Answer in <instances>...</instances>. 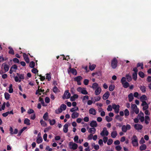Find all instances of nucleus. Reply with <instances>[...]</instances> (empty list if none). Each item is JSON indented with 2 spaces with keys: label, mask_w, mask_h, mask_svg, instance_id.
Segmentation results:
<instances>
[{
  "label": "nucleus",
  "mask_w": 151,
  "mask_h": 151,
  "mask_svg": "<svg viewBox=\"0 0 151 151\" xmlns=\"http://www.w3.org/2000/svg\"><path fill=\"white\" fill-rule=\"evenodd\" d=\"M118 60L116 58H114L111 60V65L112 68L115 69L117 66Z\"/></svg>",
  "instance_id": "nucleus-1"
},
{
  "label": "nucleus",
  "mask_w": 151,
  "mask_h": 151,
  "mask_svg": "<svg viewBox=\"0 0 151 151\" xmlns=\"http://www.w3.org/2000/svg\"><path fill=\"white\" fill-rule=\"evenodd\" d=\"M69 147L70 148L75 150L77 149L78 146L77 144L74 143L73 142H70L69 143Z\"/></svg>",
  "instance_id": "nucleus-2"
},
{
  "label": "nucleus",
  "mask_w": 151,
  "mask_h": 151,
  "mask_svg": "<svg viewBox=\"0 0 151 151\" xmlns=\"http://www.w3.org/2000/svg\"><path fill=\"white\" fill-rule=\"evenodd\" d=\"M70 96V94L68 90H66L64 93V94L62 97V98L63 99H68Z\"/></svg>",
  "instance_id": "nucleus-3"
},
{
  "label": "nucleus",
  "mask_w": 151,
  "mask_h": 151,
  "mask_svg": "<svg viewBox=\"0 0 151 151\" xmlns=\"http://www.w3.org/2000/svg\"><path fill=\"white\" fill-rule=\"evenodd\" d=\"M131 128V127L129 124H127L126 125H123L122 127V130L123 132H126L127 130H129Z\"/></svg>",
  "instance_id": "nucleus-4"
},
{
  "label": "nucleus",
  "mask_w": 151,
  "mask_h": 151,
  "mask_svg": "<svg viewBox=\"0 0 151 151\" xmlns=\"http://www.w3.org/2000/svg\"><path fill=\"white\" fill-rule=\"evenodd\" d=\"M100 134L102 136H103L104 135L107 136L108 135L109 132L106 127H104L103 128L102 131L100 133Z\"/></svg>",
  "instance_id": "nucleus-5"
},
{
  "label": "nucleus",
  "mask_w": 151,
  "mask_h": 151,
  "mask_svg": "<svg viewBox=\"0 0 151 151\" xmlns=\"http://www.w3.org/2000/svg\"><path fill=\"white\" fill-rule=\"evenodd\" d=\"M112 108L114 110L115 113L117 114L119 113V105H116L115 104H114L112 105Z\"/></svg>",
  "instance_id": "nucleus-6"
},
{
  "label": "nucleus",
  "mask_w": 151,
  "mask_h": 151,
  "mask_svg": "<svg viewBox=\"0 0 151 151\" xmlns=\"http://www.w3.org/2000/svg\"><path fill=\"white\" fill-rule=\"evenodd\" d=\"M68 71L69 73H71L75 75H76L77 74V72L76 69L73 68H72L70 67L69 68V70H68Z\"/></svg>",
  "instance_id": "nucleus-7"
},
{
  "label": "nucleus",
  "mask_w": 151,
  "mask_h": 151,
  "mask_svg": "<svg viewBox=\"0 0 151 151\" xmlns=\"http://www.w3.org/2000/svg\"><path fill=\"white\" fill-rule=\"evenodd\" d=\"M9 131L10 132V134L11 135L17 134L18 132V130L17 129H15L14 130V131H13V129L11 127H10Z\"/></svg>",
  "instance_id": "nucleus-8"
},
{
  "label": "nucleus",
  "mask_w": 151,
  "mask_h": 151,
  "mask_svg": "<svg viewBox=\"0 0 151 151\" xmlns=\"http://www.w3.org/2000/svg\"><path fill=\"white\" fill-rule=\"evenodd\" d=\"M90 125L91 127H97V124L96 121L93 120L90 123Z\"/></svg>",
  "instance_id": "nucleus-9"
},
{
  "label": "nucleus",
  "mask_w": 151,
  "mask_h": 151,
  "mask_svg": "<svg viewBox=\"0 0 151 151\" xmlns=\"http://www.w3.org/2000/svg\"><path fill=\"white\" fill-rule=\"evenodd\" d=\"M110 95L109 91H106L103 95V99L104 100H105L108 99Z\"/></svg>",
  "instance_id": "nucleus-10"
},
{
  "label": "nucleus",
  "mask_w": 151,
  "mask_h": 151,
  "mask_svg": "<svg viewBox=\"0 0 151 151\" xmlns=\"http://www.w3.org/2000/svg\"><path fill=\"white\" fill-rule=\"evenodd\" d=\"M23 56L26 62L27 63H29V59L28 56L25 53H23Z\"/></svg>",
  "instance_id": "nucleus-11"
},
{
  "label": "nucleus",
  "mask_w": 151,
  "mask_h": 151,
  "mask_svg": "<svg viewBox=\"0 0 151 151\" xmlns=\"http://www.w3.org/2000/svg\"><path fill=\"white\" fill-rule=\"evenodd\" d=\"M78 98V96L77 94H74L73 96L70 97V100L71 101H73L75 100L76 99H77Z\"/></svg>",
  "instance_id": "nucleus-12"
},
{
  "label": "nucleus",
  "mask_w": 151,
  "mask_h": 151,
  "mask_svg": "<svg viewBox=\"0 0 151 151\" xmlns=\"http://www.w3.org/2000/svg\"><path fill=\"white\" fill-rule=\"evenodd\" d=\"M101 91V89L100 87H98L95 91V94L96 95L99 94Z\"/></svg>",
  "instance_id": "nucleus-13"
},
{
  "label": "nucleus",
  "mask_w": 151,
  "mask_h": 151,
  "mask_svg": "<svg viewBox=\"0 0 151 151\" xmlns=\"http://www.w3.org/2000/svg\"><path fill=\"white\" fill-rule=\"evenodd\" d=\"M79 113L77 112H73L71 115L72 118L74 119L78 117L79 116Z\"/></svg>",
  "instance_id": "nucleus-14"
},
{
  "label": "nucleus",
  "mask_w": 151,
  "mask_h": 151,
  "mask_svg": "<svg viewBox=\"0 0 151 151\" xmlns=\"http://www.w3.org/2000/svg\"><path fill=\"white\" fill-rule=\"evenodd\" d=\"M89 113L90 114L93 115H96V110L92 108L90 109Z\"/></svg>",
  "instance_id": "nucleus-15"
},
{
  "label": "nucleus",
  "mask_w": 151,
  "mask_h": 151,
  "mask_svg": "<svg viewBox=\"0 0 151 151\" xmlns=\"http://www.w3.org/2000/svg\"><path fill=\"white\" fill-rule=\"evenodd\" d=\"M82 79V78L81 76H78L77 77H76L74 78V80L76 81L77 82H78V81H81Z\"/></svg>",
  "instance_id": "nucleus-16"
},
{
  "label": "nucleus",
  "mask_w": 151,
  "mask_h": 151,
  "mask_svg": "<svg viewBox=\"0 0 151 151\" xmlns=\"http://www.w3.org/2000/svg\"><path fill=\"white\" fill-rule=\"evenodd\" d=\"M68 125L67 124H65L63 127V131L65 133H67L68 131Z\"/></svg>",
  "instance_id": "nucleus-17"
},
{
  "label": "nucleus",
  "mask_w": 151,
  "mask_h": 151,
  "mask_svg": "<svg viewBox=\"0 0 151 151\" xmlns=\"http://www.w3.org/2000/svg\"><path fill=\"white\" fill-rule=\"evenodd\" d=\"M43 141L42 139L41 136H40L37 139L36 142L37 144H40Z\"/></svg>",
  "instance_id": "nucleus-18"
},
{
  "label": "nucleus",
  "mask_w": 151,
  "mask_h": 151,
  "mask_svg": "<svg viewBox=\"0 0 151 151\" xmlns=\"http://www.w3.org/2000/svg\"><path fill=\"white\" fill-rule=\"evenodd\" d=\"M8 49H9V53L12 55H14V52L12 47H8Z\"/></svg>",
  "instance_id": "nucleus-19"
},
{
  "label": "nucleus",
  "mask_w": 151,
  "mask_h": 151,
  "mask_svg": "<svg viewBox=\"0 0 151 151\" xmlns=\"http://www.w3.org/2000/svg\"><path fill=\"white\" fill-rule=\"evenodd\" d=\"M111 137L113 138H115L117 135V133L116 131H114L111 133Z\"/></svg>",
  "instance_id": "nucleus-20"
},
{
  "label": "nucleus",
  "mask_w": 151,
  "mask_h": 151,
  "mask_svg": "<svg viewBox=\"0 0 151 151\" xmlns=\"http://www.w3.org/2000/svg\"><path fill=\"white\" fill-rule=\"evenodd\" d=\"M78 107H76L71 109L70 110V111L72 112H75V111H78Z\"/></svg>",
  "instance_id": "nucleus-21"
},
{
  "label": "nucleus",
  "mask_w": 151,
  "mask_h": 151,
  "mask_svg": "<svg viewBox=\"0 0 151 151\" xmlns=\"http://www.w3.org/2000/svg\"><path fill=\"white\" fill-rule=\"evenodd\" d=\"M17 74L18 76L19 77V78L20 79V80H21V79H24V74H20L18 73H17Z\"/></svg>",
  "instance_id": "nucleus-22"
},
{
  "label": "nucleus",
  "mask_w": 151,
  "mask_h": 151,
  "mask_svg": "<svg viewBox=\"0 0 151 151\" xmlns=\"http://www.w3.org/2000/svg\"><path fill=\"white\" fill-rule=\"evenodd\" d=\"M98 86L99 85L98 84L96 83H95L93 84L92 86L91 87L94 89L96 88L97 89L98 87H99Z\"/></svg>",
  "instance_id": "nucleus-23"
},
{
  "label": "nucleus",
  "mask_w": 151,
  "mask_h": 151,
  "mask_svg": "<svg viewBox=\"0 0 151 151\" xmlns=\"http://www.w3.org/2000/svg\"><path fill=\"white\" fill-rule=\"evenodd\" d=\"M123 86L125 88H127L129 86V83L127 82L122 83Z\"/></svg>",
  "instance_id": "nucleus-24"
},
{
  "label": "nucleus",
  "mask_w": 151,
  "mask_h": 151,
  "mask_svg": "<svg viewBox=\"0 0 151 151\" xmlns=\"http://www.w3.org/2000/svg\"><path fill=\"white\" fill-rule=\"evenodd\" d=\"M48 121L49 122L50 124L51 125H53L55 123V119H53L51 120L50 119H49Z\"/></svg>",
  "instance_id": "nucleus-25"
},
{
  "label": "nucleus",
  "mask_w": 151,
  "mask_h": 151,
  "mask_svg": "<svg viewBox=\"0 0 151 151\" xmlns=\"http://www.w3.org/2000/svg\"><path fill=\"white\" fill-rule=\"evenodd\" d=\"M30 120L28 118L25 119L24 121V123L27 124V125H29L30 124Z\"/></svg>",
  "instance_id": "nucleus-26"
},
{
  "label": "nucleus",
  "mask_w": 151,
  "mask_h": 151,
  "mask_svg": "<svg viewBox=\"0 0 151 151\" xmlns=\"http://www.w3.org/2000/svg\"><path fill=\"white\" fill-rule=\"evenodd\" d=\"M96 129L95 128L93 127L92 128H90L88 130V132L90 133H92L93 132V134H94L96 131Z\"/></svg>",
  "instance_id": "nucleus-27"
},
{
  "label": "nucleus",
  "mask_w": 151,
  "mask_h": 151,
  "mask_svg": "<svg viewBox=\"0 0 151 151\" xmlns=\"http://www.w3.org/2000/svg\"><path fill=\"white\" fill-rule=\"evenodd\" d=\"M126 78L127 81L128 82H130L132 80V78L129 74H127L126 75Z\"/></svg>",
  "instance_id": "nucleus-28"
},
{
  "label": "nucleus",
  "mask_w": 151,
  "mask_h": 151,
  "mask_svg": "<svg viewBox=\"0 0 151 151\" xmlns=\"http://www.w3.org/2000/svg\"><path fill=\"white\" fill-rule=\"evenodd\" d=\"M48 114L47 112L45 113L43 116V118L45 120H47L48 118Z\"/></svg>",
  "instance_id": "nucleus-29"
},
{
  "label": "nucleus",
  "mask_w": 151,
  "mask_h": 151,
  "mask_svg": "<svg viewBox=\"0 0 151 151\" xmlns=\"http://www.w3.org/2000/svg\"><path fill=\"white\" fill-rule=\"evenodd\" d=\"M13 91V89L12 88V85L10 84L9 86V92L10 93H12Z\"/></svg>",
  "instance_id": "nucleus-30"
},
{
  "label": "nucleus",
  "mask_w": 151,
  "mask_h": 151,
  "mask_svg": "<svg viewBox=\"0 0 151 151\" xmlns=\"http://www.w3.org/2000/svg\"><path fill=\"white\" fill-rule=\"evenodd\" d=\"M4 97L6 100H8L10 98V95L8 93L6 92L4 93Z\"/></svg>",
  "instance_id": "nucleus-31"
},
{
  "label": "nucleus",
  "mask_w": 151,
  "mask_h": 151,
  "mask_svg": "<svg viewBox=\"0 0 151 151\" xmlns=\"http://www.w3.org/2000/svg\"><path fill=\"white\" fill-rule=\"evenodd\" d=\"M9 67L7 64H5L4 66V69L5 71V72L8 71L9 70Z\"/></svg>",
  "instance_id": "nucleus-32"
},
{
  "label": "nucleus",
  "mask_w": 151,
  "mask_h": 151,
  "mask_svg": "<svg viewBox=\"0 0 151 151\" xmlns=\"http://www.w3.org/2000/svg\"><path fill=\"white\" fill-rule=\"evenodd\" d=\"M35 65V63L34 61H31L29 63V67L32 68H34Z\"/></svg>",
  "instance_id": "nucleus-33"
},
{
  "label": "nucleus",
  "mask_w": 151,
  "mask_h": 151,
  "mask_svg": "<svg viewBox=\"0 0 151 151\" xmlns=\"http://www.w3.org/2000/svg\"><path fill=\"white\" fill-rule=\"evenodd\" d=\"M96 67V65L95 64H93L92 65H90L89 66V68L91 70H93Z\"/></svg>",
  "instance_id": "nucleus-34"
},
{
  "label": "nucleus",
  "mask_w": 151,
  "mask_h": 151,
  "mask_svg": "<svg viewBox=\"0 0 151 151\" xmlns=\"http://www.w3.org/2000/svg\"><path fill=\"white\" fill-rule=\"evenodd\" d=\"M62 111V109L60 107V108H59L57 110L55 111V113L57 114H58L61 113Z\"/></svg>",
  "instance_id": "nucleus-35"
},
{
  "label": "nucleus",
  "mask_w": 151,
  "mask_h": 151,
  "mask_svg": "<svg viewBox=\"0 0 151 151\" xmlns=\"http://www.w3.org/2000/svg\"><path fill=\"white\" fill-rule=\"evenodd\" d=\"M115 88V86L114 85H111L109 87V90L110 91H113Z\"/></svg>",
  "instance_id": "nucleus-36"
},
{
  "label": "nucleus",
  "mask_w": 151,
  "mask_h": 151,
  "mask_svg": "<svg viewBox=\"0 0 151 151\" xmlns=\"http://www.w3.org/2000/svg\"><path fill=\"white\" fill-rule=\"evenodd\" d=\"M60 108H62L63 111L65 110L66 108V106L65 104H62L60 106Z\"/></svg>",
  "instance_id": "nucleus-37"
},
{
  "label": "nucleus",
  "mask_w": 151,
  "mask_h": 151,
  "mask_svg": "<svg viewBox=\"0 0 151 151\" xmlns=\"http://www.w3.org/2000/svg\"><path fill=\"white\" fill-rule=\"evenodd\" d=\"M40 122L41 125L45 127L47 126V124L46 122L42 120H40Z\"/></svg>",
  "instance_id": "nucleus-38"
},
{
  "label": "nucleus",
  "mask_w": 151,
  "mask_h": 151,
  "mask_svg": "<svg viewBox=\"0 0 151 151\" xmlns=\"http://www.w3.org/2000/svg\"><path fill=\"white\" fill-rule=\"evenodd\" d=\"M106 121L108 122H111L112 120V118H110L108 116H106L105 117Z\"/></svg>",
  "instance_id": "nucleus-39"
},
{
  "label": "nucleus",
  "mask_w": 151,
  "mask_h": 151,
  "mask_svg": "<svg viewBox=\"0 0 151 151\" xmlns=\"http://www.w3.org/2000/svg\"><path fill=\"white\" fill-rule=\"evenodd\" d=\"M129 101V102L132 101V93H130L128 95Z\"/></svg>",
  "instance_id": "nucleus-40"
},
{
  "label": "nucleus",
  "mask_w": 151,
  "mask_h": 151,
  "mask_svg": "<svg viewBox=\"0 0 151 151\" xmlns=\"http://www.w3.org/2000/svg\"><path fill=\"white\" fill-rule=\"evenodd\" d=\"M52 90L54 93H56L58 91V89L57 86H54L52 89Z\"/></svg>",
  "instance_id": "nucleus-41"
},
{
  "label": "nucleus",
  "mask_w": 151,
  "mask_h": 151,
  "mask_svg": "<svg viewBox=\"0 0 151 151\" xmlns=\"http://www.w3.org/2000/svg\"><path fill=\"white\" fill-rule=\"evenodd\" d=\"M124 115L125 116H128L129 114V112L127 109H126L124 110Z\"/></svg>",
  "instance_id": "nucleus-42"
},
{
  "label": "nucleus",
  "mask_w": 151,
  "mask_h": 151,
  "mask_svg": "<svg viewBox=\"0 0 151 151\" xmlns=\"http://www.w3.org/2000/svg\"><path fill=\"white\" fill-rule=\"evenodd\" d=\"M51 78V76H50V74L49 73H47L46 74V79H48V80L49 81L50 80Z\"/></svg>",
  "instance_id": "nucleus-43"
},
{
  "label": "nucleus",
  "mask_w": 151,
  "mask_h": 151,
  "mask_svg": "<svg viewBox=\"0 0 151 151\" xmlns=\"http://www.w3.org/2000/svg\"><path fill=\"white\" fill-rule=\"evenodd\" d=\"M32 68L31 71L32 72L36 74L38 72V70L36 68Z\"/></svg>",
  "instance_id": "nucleus-44"
},
{
  "label": "nucleus",
  "mask_w": 151,
  "mask_h": 151,
  "mask_svg": "<svg viewBox=\"0 0 151 151\" xmlns=\"http://www.w3.org/2000/svg\"><path fill=\"white\" fill-rule=\"evenodd\" d=\"M34 112V110L32 109H29L27 111V113L30 114Z\"/></svg>",
  "instance_id": "nucleus-45"
},
{
  "label": "nucleus",
  "mask_w": 151,
  "mask_h": 151,
  "mask_svg": "<svg viewBox=\"0 0 151 151\" xmlns=\"http://www.w3.org/2000/svg\"><path fill=\"white\" fill-rule=\"evenodd\" d=\"M126 77H123L121 79V83H123L127 82L126 81Z\"/></svg>",
  "instance_id": "nucleus-46"
},
{
  "label": "nucleus",
  "mask_w": 151,
  "mask_h": 151,
  "mask_svg": "<svg viewBox=\"0 0 151 151\" xmlns=\"http://www.w3.org/2000/svg\"><path fill=\"white\" fill-rule=\"evenodd\" d=\"M113 142V141L111 139H109L107 141V144L108 145H111Z\"/></svg>",
  "instance_id": "nucleus-47"
},
{
  "label": "nucleus",
  "mask_w": 151,
  "mask_h": 151,
  "mask_svg": "<svg viewBox=\"0 0 151 151\" xmlns=\"http://www.w3.org/2000/svg\"><path fill=\"white\" fill-rule=\"evenodd\" d=\"M84 89V88L83 89V90L81 91V93L84 95L87 94H88V92L86 90Z\"/></svg>",
  "instance_id": "nucleus-48"
},
{
  "label": "nucleus",
  "mask_w": 151,
  "mask_h": 151,
  "mask_svg": "<svg viewBox=\"0 0 151 151\" xmlns=\"http://www.w3.org/2000/svg\"><path fill=\"white\" fill-rule=\"evenodd\" d=\"M79 138L78 136L76 135V136L74 138V141L76 142V143H78V139Z\"/></svg>",
  "instance_id": "nucleus-49"
},
{
  "label": "nucleus",
  "mask_w": 151,
  "mask_h": 151,
  "mask_svg": "<svg viewBox=\"0 0 151 151\" xmlns=\"http://www.w3.org/2000/svg\"><path fill=\"white\" fill-rule=\"evenodd\" d=\"M112 107L111 105H109L107 108V110L108 111H111L112 110Z\"/></svg>",
  "instance_id": "nucleus-50"
},
{
  "label": "nucleus",
  "mask_w": 151,
  "mask_h": 151,
  "mask_svg": "<svg viewBox=\"0 0 151 151\" xmlns=\"http://www.w3.org/2000/svg\"><path fill=\"white\" fill-rule=\"evenodd\" d=\"M14 80L16 82H20L21 81V80L19 79L18 77L17 76L14 77Z\"/></svg>",
  "instance_id": "nucleus-51"
},
{
  "label": "nucleus",
  "mask_w": 151,
  "mask_h": 151,
  "mask_svg": "<svg viewBox=\"0 0 151 151\" xmlns=\"http://www.w3.org/2000/svg\"><path fill=\"white\" fill-rule=\"evenodd\" d=\"M40 86L39 85H38V89L37 90V91H36V93H35V94H36L37 95V94H38L39 95H41V93H40H40L39 94V90L40 89Z\"/></svg>",
  "instance_id": "nucleus-52"
},
{
  "label": "nucleus",
  "mask_w": 151,
  "mask_h": 151,
  "mask_svg": "<svg viewBox=\"0 0 151 151\" xmlns=\"http://www.w3.org/2000/svg\"><path fill=\"white\" fill-rule=\"evenodd\" d=\"M89 83V81L87 79H85L83 81L84 84L86 85H88Z\"/></svg>",
  "instance_id": "nucleus-53"
},
{
  "label": "nucleus",
  "mask_w": 151,
  "mask_h": 151,
  "mask_svg": "<svg viewBox=\"0 0 151 151\" xmlns=\"http://www.w3.org/2000/svg\"><path fill=\"white\" fill-rule=\"evenodd\" d=\"M122 149V147L119 145H118L116 146V149L118 151H120Z\"/></svg>",
  "instance_id": "nucleus-54"
},
{
  "label": "nucleus",
  "mask_w": 151,
  "mask_h": 151,
  "mask_svg": "<svg viewBox=\"0 0 151 151\" xmlns=\"http://www.w3.org/2000/svg\"><path fill=\"white\" fill-rule=\"evenodd\" d=\"M45 101L46 103H49L50 101V98L48 97H46L45 99Z\"/></svg>",
  "instance_id": "nucleus-55"
},
{
  "label": "nucleus",
  "mask_w": 151,
  "mask_h": 151,
  "mask_svg": "<svg viewBox=\"0 0 151 151\" xmlns=\"http://www.w3.org/2000/svg\"><path fill=\"white\" fill-rule=\"evenodd\" d=\"M13 61L15 63H19V60L17 58H14L13 59Z\"/></svg>",
  "instance_id": "nucleus-56"
},
{
  "label": "nucleus",
  "mask_w": 151,
  "mask_h": 151,
  "mask_svg": "<svg viewBox=\"0 0 151 151\" xmlns=\"http://www.w3.org/2000/svg\"><path fill=\"white\" fill-rule=\"evenodd\" d=\"M39 101H40L41 102V103L42 104H44V100H43V99L42 98H41V97H40L39 98ZM42 105L43 106H44L43 105Z\"/></svg>",
  "instance_id": "nucleus-57"
},
{
  "label": "nucleus",
  "mask_w": 151,
  "mask_h": 151,
  "mask_svg": "<svg viewBox=\"0 0 151 151\" xmlns=\"http://www.w3.org/2000/svg\"><path fill=\"white\" fill-rule=\"evenodd\" d=\"M9 114V111H7L5 113L2 114V115L3 116L6 117Z\"/></svg>",
  "instance_id": "nucleus-58"
},
{
  "label": "nucleus",
  "mask_w": 151,
  "mask_h": 151,
  "mask_svg": "<svg viewBox=\"0 0 151 151\" xmlns=\"http://www.w3.org/2000/svg\"><path fill=\"white\" fill-rule=\"evenodd\" d=\"M39 76L40 77V79L41 81H43L45 80V76H42L41 75H40Z\"/></svg>",
  "instance_id": "nucleus-59"
},
{
  "label": "nucleus",
  "mask_w": 151,
  "mask_h": 151,
  "mask_svg": "<svg viewBox=\"0 0 151 151\" xmlns=\"http://www.w3.org/2000/svg\"><path fill=\"white\" fill-rule=\"evenodd\" d=\"M12 69H14L17 70V65L16 64H14L12 65V66L11 68Z\"/></svg>",
  "instance_id": "nucleus-60"
},
{
  "label": "nucleus",
  "mask_w": 151,
  "mask_h": 151,
  "mask_svg": "<svg viewBox=\"0 0 151 151\" xmlns=\"http://www.w3.org/2000/svg\"><path fill=\"white\" fill-rule=\"evenodd\" d=\"M104 142V143H106L108 140V137H104L103 138Z\"/></svg>",
  "instance_id": "nucleus-61"
},
{
  "label": "nucleus",
  "mask_w": 151,
  "mask_h": 151,
  "mask_svg": "<svg viewBox=\"0 0 151 151\" xmlns=\"http://www.w3.org/2000/svg\"><path fill=\"white\" fill-rule=\"evenodd\" d=\"M88 99H89V97L88 96L86 95V96H84L83 97V100H82L83 101H84L86 99L88 100Z\"/></svg>",
  "instance_id": "nucleus-62"
},
{
  "label": "nucleus",
  "mask_w": 151,
  "mask_h": 151,
  "mask_svg": "<svg viewBox=\"0 0 151 151\" xmlns=\"http://www.w3.org/2000/svg\"><path fill=\"white\" fill-rule=\"evenodd\" d=\"M55 140L58 141L60 139V137L59 136H57L55 137Z\"/></svg>",
  "instance_id": "nucleus-63"
},
{
  "label": "nucleus",
  "mask_w": 151,
  "mask_h": 151,
  "mask_svg": "<svg viewBox=\"0 0 151 151\" xmlns=\"http://www.w3.org/2000/svg\"><path fill=\"white\" fill-rule=\"evenodd\" d=\"M94 149L95 150H97L99 149V146L98 145H94Z\"/></svg>",
  "instance_id": "nucleus-64"
}]
</instances>
